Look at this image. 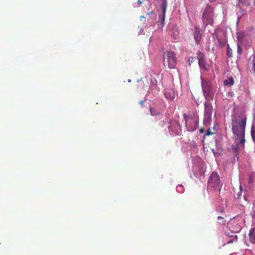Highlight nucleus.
Returning <instances> with one entry per match:
<instances>
[{
	"mask_svg": "<svg viewBox=\"0 0 255 255\" xmlns=\"http://www.w3.org/2000/svg\"><path fill=\"white\" fill-rule=\"evenodd\" d=\"M247 118L243 115H235L232 119V130L234 135L236 151L244 149L245 142V134Z\"/></svg>",
	"mask_w": 255,
	"mask_h": 255,
	"instance_id": "obj_1",
	"label": "nucleus"
},
{
	"mask_svg": "<svg viewBox=\"0 0 255 255\" xmlns=\"http://www.w3.org/2000/svg\"><path fill=\"white\" fill-rule=\"evenodd\" d=\"M244 222V218L241 216H237L231 221L230 229L231 232L234 233V234L229 232L227 233V237L231 238L230 239H227V244L233 243L237 241V236L235 234L241 231Z\"/></svg>",
	"mask_w": 255,
	"mask_h": 255,
	"instance_id": "obj_2",
	"label": "nucleus"
},
{
	"mask_svg": "<svg viewBox=\"0 0 255 255\" xmlns=\"http://www.w3.org/2000/svg\"><path fill=\"white\" fill-rule=\"evenodd\" d=\"M163 63L165 67L170 69L174 68L176 65V57L175 53L171 51L164 52L163 55Z\"/></svg>",
	"mask_w": 255,
	"mask_h": 255,
	"instance_id": "obj_3",
	"label": "nucleus"
},
{
	"mask_svg": "<svg viewBox=\"0 0 255 255\" xmlns=\"http://www.w3.org/2000/svg\"><path fill=\"white\" fill-rule=\"evenodd\" d=\"M184 118L187 130L190 131L195 130L198 124V118L195 115L189 116L186 114H184Z\"/></svg>",
	"mask_w": 255,
	"mask_h": 255,
	"instance_id": "obj_4",
	"label": "nucleus"
},
{
	"mask_svg": "<svg viewBox=\"0 0 255 255\" xmlns=\"http://www.w3.org/2000/svg\"><path fill=\"white\" fill-rule=\"evenodd\" d=\"M220 190V177L216 172H213L208 179V188Z\"/></svg>",
	"mask_w": 255,
	"mask_h": 255,
	"instance_id": "obj_5",
	"label": "nucleus"
},
{
	"mask_svg": "<svg viewBox=\"0 0 255 255\" xmlns=\"http://www.w3.org/2000/svg\"><path fill=\"white\" fill-rule=\"evenodd\" d=\"M164 95L166 98L169 100L173 101L175 98L174 92L170 89H167L165 91Z\"/></svg>",
	"mask_w": 255,
	"mask_h": 255,
	"instance_id": "obj_6",
	"label": "nucleus"
},
{
	"mask_svg": "<svg viewBox=\"0 0 255 255\" xmlns=\"http://www.w3.org/2000/svg\"><path fill=\"white\" fill-rule=\"evenodd\" d=\"M194 39L197 43L199 42L201 39V33L200 29L196 28L194 32Z\"/></svg>",
	"mask_w": 255,
	"mask_h": 255,
	"instance_id": "obj_7",
	"label": "nucleus"
},
{
	"mask_svg": "<svg viewBox=\"0 0 255 255\" xmlns=\"http://www.w3.org/2000/svg\"><path fill=\"white\" fill-rule=\"evenodd\" d=\"M249 239L251 243H255V228H252L250 230Z\"/></svg>",
	"mask_w": 255,
	"mask_h": 255,
	"instance_id": "obj_8",
	"label": "nucleus"
},
{
	"mask_svg": "<svg viewBox=\"0 0 255 255\" xmlns=\"http://www.w3.org/2000/svg\"><path fill=\"white\" fill-rule=\"evenodd\" d=\"M198 63L201 68L206 70V64L203 58L199 56Z\"/></svg>",
	"mask_w": 255,
	"mask_h": 255,
	"instance_id": "obj_9",
	"label": "nucleus"
},
{
	"mask_svg": "<svg viewBox=\"0 0 255 255\" xmlns=\"http://www.w3.org/2000/svg\"><path fill=\"white\" fill-rule=\"evenodd\" d=\"M202 87L204 95L206 99L207 98V94L206 93L207 92V83L206 81L203 80L202 81Z\"/></svg>",
	"mask_w": 255,
	"mask_h": 255,
	"instance_id": "obj_10",
	"label": "nucleus"
},
{
	"mask_svg": "<svg viewBox=\"0 0 255 255\" xmlns=\"http://www.w3.org/2000/svg\"><path fill=\"white\" fill-rule=\"evenodd\" d=\"M150 112L152 116H159L161 114V111L160 110H156L154 108H149Z\"/></svg>",
	"mask_w": 255,
	"mask_h": 255,
	"instance_id": "obj_11",
	"label": "nucleus"
},
{
	"mask_svg": "<svg viewBox=\"0 0 255 255\" xmlns=\"http://www.w3.org/2000/svg\"><path fill=\"white\" fill-rule=\"evenodd\" d=\"M234 83V79L232 78H229L228 79L225 80L224 84L226 86H232Z\"/></svg>",
	"mask_w": 255,
	"mask_h": 255,
	"instance_id": "obj_12",
	"label": "nucleus"
},
{
	"mask_svg": "<svg viewBox=\"0 0 255 255\" xmlns=\"http://www.w3.org/2000/svg\"><path fill=\"white\" fill-rule=\"evenodd\" d=\"M166 7H167L166 0H162V3L161 5V7L162 9V12L164 13V14L165 13Z\"/></svg>",
	"mask_w": 255,
	"mask_h": 255,
	"instance_id": "obj_13",
	"label": "nucleus"
},
{
	"mask_svg": "<svg viewBox=\"0 0 255 255\" xmlns=\"http://www.w3.org/2000/svg\"><path fill=\"white\" fill-rule=\"evenodd\" d=\"M206 8H207V7L205 9V10H204V12H203V16H202L203 21L204 22V23H206L207 22V14H206Z\"/></svg>",
	"mask_w": 255,
	"mask_h": 255,
	"instance_id": "obj_14",
	"label": "nucleus"
},
{
	"mask_svg": "<svg viewBox=\"0 0 255 255\" xmlns=\"http://www.w3.org/2000/svg\"><path fill=\"white\" fill-rule=\"evenodd\" d=\"M146 15L149 17V19H151L155 16V14L152 10L147 12Z\"/></svg>",
	"mask_w": 255,
	"mask_h": 255,
	"instance_id": "obj_15",
	"label": "nucleus"
},
{
	"mask_svg": "<svg viewBox=\"0 0 255 255\" xmlns=\"http://www.w3.org/2000/svg\"><path fill=\"white\" fill-rule=\"evenodd\" d=\"M251 134L254 140H255V126L252 128Z\"/></svg>",
	"mask_w": 255,
	"mask_h": 255,
	"instance_id": "obj_16",
	"label": "nucleus"
},
{
	"mask_svg": "<svg viewBox=\"0 0 255 255\" xmlns=\"http://www.w3.org/2000/svg\"><path fill=\"white\" fill-rule=\"evenodd\" d=\"M251 214L253 218V222L255 223V207L253 208Z\"/></svg>",
	"mask_w": 255,
	"mask_h": 255,
	"instance_id": "obj_17",
	"label": "nucleus"
},
{
	"mask_svg": "<svg viewBox=\"0 0 255 255\" xmlns=\"http://www.w3.org/2000/svg\"><path fill=\"white\" fill-rule=\"evenodd\" d=\"M165 19V14L162 12V14L159 15V21L160 20L162 23H163Z\"/></svg>",
	"mask_w": 255,
	"mask_h": 255,
	"instance_id": "obj_18",
	"label": "nucleus"
},
{
	"mask_svg": "<svg viewBox=\"0 0 255 255\" xmlns=\"http://www.w3.org/2000/svg\"><path fill=\"white\" fill-rule=\"evenodd\" d=\"M218 222L220 224H224L225 222L224 218L221 216L218 217Z\"/></svg>",
	"mask_w": 255,
	"mask_h": 255,
	"instance_id": "obj_19",
	"label": "nucleus"
},
{
	"mask_svg": "<svg viewBox=\"0 0 255 255\" xmlns=\"http://www.w3.org/2000/svg\"><path fill=\"white\" fill-rule=\"evenodd\" d=\"M227 54L229 57L232 56V49L229 47L227 48Z\"/></svg>",
	"mask_w": 255,
	"mask_h": 255,
	"instance_id": "obj_20",
	"label": "nucleus"
},
{
	"mask_svg": "<svg viewBox=\"0 0 255 255\" xmlns=\"http://www.w3.org/2000/svg\"><path fill=\"white\" fill-rule=\"evenodd\" d=\"M255 57L254 56V59H253V68H252V70L254 71V72L255 73Z\"/></svg>",
	"mask_w": 255,
	"mask_h": 255,
	"instance_id": "obj_21",
	"label": "nucleus"
},
{
	"mask_svg": "<svg viewBox=\"0 0 255 255\" xmlns=\"http://www.w3.org/2000/svg\"><path fill=\"white\" fill-rule=\"evenodd\" d=\"M206 135H207V131H206L205 134L204 135V139L202 141L203 149H204V150H205V143H204V138H205V136Z\"/></svg>",
	"mask_w": 255,
	"mask_h": 255,
	"instance_id": "obj_22",
	"label": "nucleus"
},
{
	"mask_svg": "<svg viewBox=\"0 0 255 255\" xmlns=\"http://www.w3.org/2000/svg\"><path fill=\"white\" fill-rule=\"evenodd\" d=\"M238 52L239 54H241L242 52V48L239 44H238Z\"/></svg>",
	"mask_w": 255,
	"mask_h": 255,
	"instance_id": "obj_23",
	"label": "nucleus"
},
{
	"mask_svg": "<svg viewBox=\"0 0 255 255\" xmlns=\"http://www.w3.org/2000/svg\"><path fill=\"white\" fill-rule=\"evenodd\" d=\"M213 23V20L212 19H209L208 18V24H212Z\"/></svg>",
	"mask_w": 255,
	"mask_h": 255,
	"instance_id": "obj_24",
	"label": "nucleus"
},
{
	"mask_svg": "<svg viewBox=\"0 0 255 255\" xmlns=\"http://www.w3.org/2000/svg\"><path fill=\"white\" fill-rule=\"evenodd\" d=\"M137 3L139 5H140L142 3V2L140 0H138Z\"/></svg>",
	"mask_w": 255,
	"mask_h": 255,
	"instance_id": "obj_25",
	"label": "nucleus"
},
{
	"mask_svg": "<svg viewBox=\"0 0 255 255\" xmlns=\"http://www.w3.org/2000/svg\"><path fill=\"white\" fill-rule=\"evenodd\" d=\"M207 102H205V114L206 113V107H207Z\"/></svg>",
	"mask_w": 255,
	"mask_h": 255,
	"instance_id": "obj_26",
	"label": "nucleus"
},
{
	"mask_svg": "<svg viewBox=\"0 0 255 255\" xmlns=\"http://www.w3.org/2000/svg\"><path fill=\"white\" fill-rule=\"evenodd\" d=\"M213 133L211 132L209 130V129H208V135H210V134H212Z\"/></svg>",
	"mask_w": 255,
	"mask_h": 255,
	"instance_id": "obj_27",
	"label": "nucleus"
},
{
	"mask_svg": "<svg viewBox=\"0 0 255 255\" xmlns=\"http://www.w3.org/2000/svg\"><path fill=\"white\" fill-rule=\"evenodd\" d=\"M204 129H203V128H201V129H200V133H203V132H204Z\"/></svg>",
	"mask_w": 255,
	"mask_h": 255,
	"instance_id": "obj_28",
	"label": "nucleus"
},
{
	"mask_svg": "<svg viewBox=\"0 0 255 255\" xmlns=\"http://www.w3.org/2000/svg\"><path fill=\"white\" fill-rule=\"evenodd\" d=\"M143 101H140V102H139V104L140 105H141V106H142V105H143Z\"/></svg>",
	"mask_w": 255,
	"mask_h": 255,
	"instance_id": "obj_29",
	"label": "nucleus"
},
{
	"mask_svg": "<svg viewBox=\"0 0 255 255\" xmlns=\"http://www.w3.org/2000/svg\"><path fill=\"white\" fill-rule=\"evenodd\" d=\"M170 134H172V135H173V134H177V132H175L174 133V132H171V133H170Z\"/></svg>",
	"mask_w": 255,
	"mask_h": 255,
	"instance_id": "obj_30",
	"label": "nucleus"
},
{
	"mask_svg": "<svg viewBox=\"0 0 255 255\" xmlns=\"http://www.w3.org/2000/svg\"><path fill=\"white\" fill-rule=\"evenodd\" d=\"M182 186L181 185L177 186V188H178V187H182ZM178 190V189H177Z\"/></svg>",
	"mask_w": 255,
	"mask_h": 255,
	"instance_id": "obj_31",
	"label": "nucleus"
},
{
	"mask_svg": "<svg viewBox=\"0 0 255 255\" xmlns=\"http://www.w3.org/2000/svg\"><path fill=\"white\" fill-rule=\"evenodd\" d=\"M142 18H146V17H145V16H141V17H140V19H141V20H142Z\"/></svg>",
	"mask_w": 255,
	"mask_h": 255,
	"instance_id": "obj_32",
	"label": "nucleus"
},
{
	"mask_svg": "<svg viewBox=\"0 0 255 255\" xmlns=\"http://www.w3.org/2000/svg\"><path fill=\"white\" fill-rule=\"evenodd\" d=\"M208 16H209V13H210L209 8V7L208 8Z\"/></svg>",
	"mask_w": 255,
	"mask_h": 255,
	"instance_id": "obj_33",
	"label": "nucleus"
},
{
	"mask_svg": "<svg viewBox=\"0 0 255 255\" xmlns=\"http://www.w3.org/2000/svg\"><path fill=\"white\" fill-rule=\"evenodd\" d=\"M176 127L177 128H178V127H179V125H178V124H176Z\"/></svg>",
	"mask_w": 255,
	"mask_h": 255,
	"instance_id": "obj_34",
	"label": "nucleus"
},
{
	"mask_svg": "<svg viewBox=\"0 0 255 255\" xmlns=\"http://www.w3.org/2000/svg\"><path fill=\"white\" fill-rule=\"evenodd\" d=\"M240 196V194H239V193H238V198H239Z\"/></svg>",
	"mask_w": 255,
	"mask_h": 255,
	"instance_id": "obj_35",
	"label": "nucleus"
},
{
	"mask_svg": "<svg viewBox=\"0 0 255 255\" xmlns=\"http://www.w3.org/2000/svg\"><path fill=\"white\" fill-rule=\"evenodd\" d=\"M169 128L170 132H172L171 129V128L169 127Z\"/></svg>",
	"mask_w": 255,
	"mask_h": 255,
	"instance_id": "obj_36",
	"label": "nucleus"
},
{
	"mask_svg": "<svg viewBox=\"0 0 255 255\" xmlns=\"http://www.w3.org/2000/svg\"><path fill=\"white\" fill-rule=\"evenodd\" d=\"M232 255H237V253H235V254H233Z\"/></svg>",
	"mask_w": 255,
	"mask_h": 255,
	"instance_id": "obj_37",
	"label": "nucleus"
},
{
	"mask_svg": "<svg viewBox=\"0 0 255 255\" xmlns=\"http://www.w3.org/2000/svg\"><path fill=\"white\" fill-rule=\"evenodd\" d=\"M208 110H209V108H210V106H209V104H208Z\"/></svg>",
	"mask_w": 255,
	"mask_h": 255,
	"instance_id": "obj_38",
	"label": "nucleus"
}]
</instances>
